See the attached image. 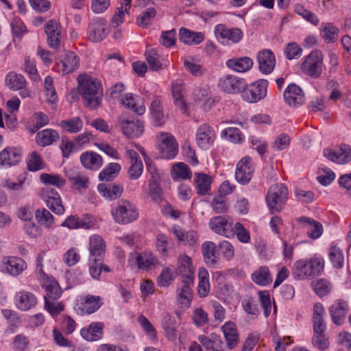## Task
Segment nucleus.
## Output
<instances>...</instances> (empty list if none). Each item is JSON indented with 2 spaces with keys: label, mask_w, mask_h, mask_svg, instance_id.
Returning a JSON list of instances; mask_svg holds the SVG:
<instances>
[{
  "label": "nucleus",
  "mask_w": 351,
  "mask_h": 351,
  "mask_svg": "<svg viewBox=\"0 0 351 351\" xmlns=\"http://www.w3.org/2000/svg\"><path fill=\"white\" fill-rule=\"evenodd\" d=\"M221 136L234 143H239L243 141V136L237 128H228L221 132Z\"/></svg>",
  "instance_id": "obj_61"
},
{
  "label": "nucleus",
  "mask_w": 351,
  "mask_h": 351,
  "mask_svg": "<svg viewBox=\"0 0 351 351\" xmlns=\"http://www.w3.org/2000/svg\"><path fill=\"white\" fill-rule=\"evenodd\" d=\"M37 303L36 296L28 291H21L16 295V305L21 311H27L34 307Z\"/></svg>",
  "instance_id": "obj_31"
},
{
  "label": "nucleus",
  "mask_w": 351,
  "mask_h": 351,
  "mask_svg": "<svg viewBox=\"0 0 351 351\" xmlns=\"http://www.w3.org/2000/svg\"><path fill=\"white\" fill-rule=\"evenodd\" d=\"M108 22L103 18H96L90 23L87 38L93 43L103 40L108 34Z\"/></svg>",
  "instance_id": "obj_11"
},
{
  "label": "nucleus",
  "mask_w": 351,
  "mask_h": 351,
  "mask_svg": "<svg viewBox=\"0 0 351 351\" xmlns=\"http://www.w3.org/2000/svg\"><path fill=\"white\" fill-rule=\"evenodd\" d=\"M111 215L116 223L122 225L130 223L138 217L136 206L124 199H120L117 205L112 208Z\"/></svg>",
  "instance_id": "obj_3"
},
{
  "label": "nucleus",
  "mask_w": 351,
  "mask_h": 351,
  "mask_svg": "<svg viewBox=\"0 0 351 351\" xmlns=\"http://www.w3.org/2000/svg\"><path fill=\"white\" fill-rule=\"evenodd\" d=\"M171 230L179 242L184 245L194 246L197 241L198 237L197 232L193 230L184 232L180 227L174 226L172 227Z\"/></svg>",
  "instance_id": "obj_33"
},
{
  "label": "nucleus",
  "mask_w": 351,
  "mask_h": 351,
  "mask_svg": "<svg viewBox=\"0 0 351 351\" xmlns=\"http://www.w3.org/2000/svg\"><path fill=\"white\" fill-rule=\"evenodd\" d=\"M121 170V166L116 162L110 163L99 174L101 181H110L115 178Z\"/></svg>",
  "instance_id": "obj_55"
},
{
  "label": "nucleus",
  "mask_w": 351,
  "mask_h": 351,
  "mask_svg": "<svg viewBox=\"0 0 351 351\" xmlns=\"http://www.w3.org/2000/svg\"><path fill=\"white\" fill-rule=\"evenodd\" d=\"M97 189L104 197L110 199H115L119 197L123 192V188L117 184H99Z\"/></svg>",
  "instance_id": "obj_47"
},
{
  "label": "nucleus",
  "mask_w": 351,
  "mask_h": 351,
  "mask_svg": "<svg viewBox=\"0 0 351 351\" xmlns=\"http://www.w3.org/2000/svg\"><path fill=\"white\" fill-rule=\"evenodd\" d=\"M61 128L70 133H77L82 130L83 122L78 117L60 121Z\"/></svg>",
  "instance_id": "obj_53"
},
{
  "label": "nucleus",
  "mask_w": 351,
  "mask_h": 351,
  "mask_svg": "<svg viewBox=\"0 0 351 351\" xmlns=\"http://www.w3.org/2000/svg\"><path fill=\"white\" fill-rule=\"evenodd\" d=\"M198 278V294L201 298H204L210 291L208 272L205 268L201 267L199 269Z\"/></svg>",
  "instance_id": "obj_48"
},
{
  "label": "nucleus",
  "mask_w": 351,
  "mask_h": 351,
  "mask_svg": "<svg viewBox=\"0 0 351 351\" xmlns=\"http://www.w3.org/2000/svg\"><path fill=\"white\" fill-rule=\"evenodd\" d=\"M268 82L259 80L241 90L242 98L250 103H256L263 99L267 95Z\"/></svg>",
  "instance_id": "obj_6"
},
{
  "label": "nucleus",
  "mask_w": 351,
  "mask_h": 351,
  "mask_svg": "<svg viewBox=\"0 0 351 351\" xmlns=\"http://www.w3.org/2000/svg\"><path fill=\"white\" fill-rule=\"evenodd\" d=\"M252 280L261 286H267L272 282L271 276L267 266H261L252 274Z\"/></svg>",
  "instance_id": "obj_46"
},
{
  "label": "nucleus",
  "mask_w": 351,
  "mask_h": 351,
  "mask_svg": "<svg viewBox=\"0 0 351 351\" xmlns=\"http://www.w3.org/2000/svg\"><path fill=\"white\" fill-rule=\"evenodd\" d=\"M178 269L181 276V282H194V268L189 256L182 255L178 258Z\"/></svg>",
  "instance_id": "obj_19"
},
{
  "label": "nucleus",
  "mask_w": 351,
  "mask_h": 351,
  "mask_svg": "<svg viewBox=\"0 0 351 351\" xmlns=\"http://www.w3.org/2000/svg\"><path fill=\"white\" fill-rule=\"evenodd\" d=\"M146 60L149 69L152 71H158L162 69V64L160 62V56L154 49L145 53Z\"/></svg>",
  "instance_id": "obj_58"
},
{
  "label": "nucleus",
  "mask_w": 351,
  "mask_h": 351,
  "mask_svg": "<svg viewBox=\"0 0 351 351\" xmlns=\"http://www.w3.org/2000/svg\"><path fill=\"white\" fill-rule=\"evenodd\" d=\"M80 64L79 57L73 51L67 52L63 59L57 63L58 71L68 74L76 70Z\"/></svg>",
  "instance_id": "obj_26"
},
{
  "label": "nucleus",
  "mask_w": 351,
  "mask_h": 351,
  "mask_svg": "<svg viewBox=\"0 0 351 351\" xmlns=\"http://www.w3.org/2000/svg\"><path fill=\"white\" fill-rule=\"evenodd\" d=\"M226 344L230 350L234 348L239 342V337L235 325L231 322H227L221 328Z\"/></svg>",
  "instance_id": "obj_35"
},
{
  "label": "nucleus",
  "mask_w": 351,
  "mask_h": 351,
  "mask_svg": "<svg viewBox=\"0 0 351 351\" xmlns=\"http://www.w3.org/2000/svg\"><path fill=\"white\" fill-rule=\"evenodd\" d=\"M323 54L321 51H311L301 65L302 71L313 78H318L322 72Z\"/></svg>",
  "instance_id": "obj_5"
},
{
  "label": "nucleus",
  "mask_w": 351,
  "mask_h": 351,
  "mask_svg": "<svg viewBox=\"0 0 351 351\" xmlns=\"http://www.w3.org/2000/svg\"><path fill=\"white\" fill-rule=\"evenodd\" d=\"M106 243L102 237L98 234H94L89 240V258H100L104 254Z\"/></svg>",
  "instance_id": "obj_34"
},
{
  "label": "nucleus",
  "mask_w": 351,
  "mask_h": 351,
  "mask_svg": "<svg viewBox=\"0 0 351 351\" xmlns=\"http://www.w3.org/2000/svg\"><path fill=\"white\" fill-rule=\"evenodd\" d=\"M121 104L139 115L143 114L145 112L143 106H136L134 98L131 93H127L125 97L121 100Z\"/></svg>",
  "instance_id": "obj_62"
},
{
  "label": "nucleus",
  "mask_w": 351,
  "mask_h": 351,
  "mask_svg": "<svg viewBox=\"0 0 351 351\" xmlns=\"http://www.w3.org/2000/svg\"><path fill=\"white\" fill-rule=\"evenodd\" d=\"M288 193L287 188L281 183L274 184L268 189L266 202L272 213L282 210L288 199Z\"/></svg>",
  "instance_id": "obj_4"
},
{
  "label": "nucleus",
  "mask_w": 351,
  "mask_h": 351,
  "mask_svg": "<svg viewBox=\"0 0 351 351\" xmlns=\"http://www.w3.org/2000/svg\"><path fill=\"white\" fill-rule=\"evenodd\" d=\"M75 305L81 315H89L97 311L101 306L102 302L99 296L87 295L82 296Z\"/></svg>",
  "instance_id": "obj_14"
},
{
  "label": "nucleus",
  "mask_w": 351,
  "mask_h": 351,
  "mask_svg": "<svg viewBox=\"0 0 351 351\" xmlns=\"http://www.w3.org/2000/svg\"><path fill=\"white\" fill-rule=\"evenodd\" d=\"M78 93L82 97L86 107L96 109L101 104L103 96L101 84L88 75H80L77 78Z\"/></svg>",
  "instance_id": "obj_1"
},
{
  "label": "nucleus",
  "mask_w": 351,
  "mask_h": 351,
  "mask_svg": "<svg viewBox=\"0 0 351 351\" xmlns=\"http://www.w3.org/2000/svg\"><path fill=\"white\" fill-rule=\"evenodd\" d=\"M162 327L168 339L174 340L177 337L176 329L178 324L173 316L169 313L164 315L162 320Z\"/></svg>",
  "instance_id": "obj_45"
},
{
  "label": "nucleus",
  "mask_w": 351,
  "mask_h": 351,
  "mask_svg": "<svg viewBox=\"0 0 351 351\" xmlns=\"http://www.w3.org/2000/svg\"><path fill=\"white\" fill-rule=\"evenodd\" d=\"M193 283L181 282V287L177 290V299L181 308H188L193 299V292L191 287Z\"/></svg>",
  "instance_id": "obj_41"
},
{
  "label": "nucleus",
  "mask_w": 351,
  "mask_h": 351,
  "mask_svg": "<svg viewBox=\"0 0 351 351\" xmlns=\"http://www.w3.org/2000/svg\"><path fill=\"white\" fill-rule=\"evenodd\" d=\"M215 132L208 124L200 125L196 132V143L202 149H208L214 142Z\"/></svg>",
  "instance_id": "obj_18"
},
{
  "label": "nucleus",
  "mask_w": 351,
  "mask_h": 351,
  "mask_svg": "<svg viewBox=\"0 0 351 351\" xmlns=\"http://www.w3.org/2000/svg\"><path fill=\"white\" fill-rule=\"evenodd\" d=\"M209 227L215 233L227 238H232L235 234L233 220L229 216H217L211 218Z\"/></svg>",
  "instance_id": "obj_7"
},
{
  "label": "nucleus",
  "mask_w": 351,
  "mask_h": 351,
  "mask_svg": "<svg viewBox=\"0 0 351 351\" xmlns=\"http://www.w3.org/2000/svg\"><path fill=\"white\" fill-rule=\"evenodd\" d=\"M96 221L91 215H86L82 218H80L75 215H69L62 223V227L69 229H90L95 226Z\"/></svg>",
  "instance_id": "obj_16"
},
{
  "label": "nucleus",
  "mask_w": 351,
  "mask_h": 351,
  "mask_svg": "<svg viewBox=\"0 0 351 351\" xmlns=\"http://www.w3.org/2000/svg\"><path fill=\"white\" fill-rule=\"evenodd\" d=\"M5 83L9 88L17 90L25 86L26 80L22 75L10 72L6 75Z\"/></svg>",
  "instance_id": "obj_51"
},
{
  "label": "nucleus",
  "mask_w": 351,
  "mask_h": 351,
  "mask_svg": "<svg viewBox=\"0 0 351 351\" xmlns=\"http://www.w3.org/2000/svg\"><path fill=\"white\" fill-rule=\"evenodd\" d=\"M328 310L332 322L337 326H340L343 322L346 315L349 310V306L346 301L337 300L329 307Z\"/></svg>",
  "instance_id": "obj_23"
},
{
  "label": "nucleus",
  "mask_w": 351,
  "mask_h": 351,
  "mask_svg": "<svg viewBox=\"0 0 351 351\" xmlns=\"http://www.w3.org/2000/svg\"><path fill=\"white\" fill-rule=\"evenodd\" d=\"M254 172V168L252 165L250 157L243 158L237 165L235 171V179L241 184H248Z\"/></svg>",
  "instance_id": "obj_12"
},
{
  "label": "nucleus",
  "mask_w": 351,
  "mask_h": 351,
  "mask_svg": "<svg viewBox=\"0 0 351 351\" xmlns=\"http://www.w3.org/2000/svg\"><path fill=\"white\" fill-rule=\"evenodd\" d=\"M22 152L16 147H6L0 152V166L12 167L21 160Z\"/></svg>",
  "instance_id": "obj_22"
},
{
  "label": "nucleus",
  "mask_w": 351,
  "mask_h": 351,
  "mask_svg": "<svg viewBox=\"0 0 351 351\" xmlns=\"http://www.w3.org/2000/svg\"><path fill=\"white\" fill-rule=\"evenodd\" d=\"M194 180L195 189L199 195H204L210 191L213 182L210 176L203 173H197L195 174Z\"/></svg>",
  "instance_id": "obj_40"
},
{
  "label": "nucleus",
  "mask_w": 351,
  "mask_h": 351,
  "mask_svg": "<svg viewBox=\"0 0 351 351\" xmlns=\"http://www.w3.org/2000/svg\"><path fill=\"white\" fill-rule=\"evenodd\" d=\"M152 177V180L149 184V194L154 202L159 203L163 199V191L160 184L155 180L154 173Z\"/></svg>",
  "instance_id": "obj_56"
},
{
  "label": "nucleus",
  "mask_w": 351,
  "mask_h": 351,
  "mask_svg": "<svg viewBox=\"0 0 351 351\" xmlns=\"http://www.w3.org/2000/svg\"><path fill=\"white\" fill-rule=\"evenodd\" d=\"M172 171V177L173 179L179 178L186 180L191 178V173L190 169L183 162L175 164L173 167Z\"/></svg>",
  "instance_id": "obj_59"
},
{
  "label": "nucleus",
  "mask_w": 351,
  "mask_h": 351,
  "mask_svg": "<svg viewBox=\"0 0 351 351\" xmlns=\"http://www.w3.org/2000/svg\"><path fill=\"white\" fill-rule=\"evenodd\" d=\"M40 180L47 186L53 185L60 188L65 184V180L59 175L43 173L40 176Z\"/></svg>",
  "instance_id": "obj_60"
},
{
  "label": "nucleus",
  "mask_w": 351,
  "mask_h": 351,
  "mask_svg": "<svg viewBox=\"0 0 351 351\" xmlns=\"http://www.w3.org/2000/svg\"><path fill=\"white\" fill-rule=\"evenodd\" d=\"M121 128L123 133L128 137H137L141 136L144 130L143 122L136 121H121Z\"/></svg>",
  "instance_id": "obj_29"
},
{
  "label": "nucleus",
  "mask_w": 351,
  "mask_h": 351,
  "mask_svg": "<svg viewBox=\"0 0 351 351\" xmlns=\"http://www.w3.org/2000/svg\"><path fill=\"white\" fill-rule=\"evenodd\" d=\"M158 139L162 157L167 159L173 158L178 153V145L174 137L168 133H160Z\"/></svg>",
  "instance_id": "obj_13"
},
{
  "label": "nucleus",
  "mask_w": 351,
  "mask_h": 351,
  "mask_svg": "<svg viewBox=\"0 0 351 351\" xmlns=\"http://www.w3.org/2000/svg\"><path fill=\"white\" fill-rule=\"evenodd\" d=\"M183 86L178 82H175L172 85V95L174 99L175 105L180 108L183 113L187 112L186 104L183 99Z\"/></svg>",
  "instance_id": "obj_50"
},
{
  "label": "nucleus",
  "mask_w": 351,
  "mask_h": 351,
  "mask_svg": "<svg viewBox=\"0 0 351 351\" xmlns=\"http://www.w3.org/2000/svg\"><path fill=\"white\" fill-rule=\"evenodd\" d=\"M179 38L186 45H197L204 40V34L202 32H193L187 28L182 27L179 30Z\"/></svg>",
  "instance_id": "obj_30"
},
{
  "label": "nucleus",
  "mask_w": 351,
  "mask_h": 351,
  "mask_svg": "<svg viewBox=\"0 0 351 351\" xmlns=\"http://www.w3.org/2000/svg\"><path fill=\"white\" fill-rule=\"evenodd\" d=\"M335 178V173L328 168H323L318 171L317 180L324 186L329 185Z\"/></svg>",
  "instance_id": "obj_63"
},
{
  "label": "nucleus",
  "mask_w": 351,
  "mask_h": 351,
  "mask_svg": "<svg viewBox=\"0 0 351 351\" xmlns=\"http://www.w3.org/2000/svg\"><path fill=\"white\" fill-rule=\"evenodd\" d=\"M219 87L227 93H237L246 86L243 79L232 75H227L219 78Z\"/></svg>",
  "instance_id": "obj_15"
},
{
  "label": "nucleus",
  "mask_w": 351,
  "mask_h": 351,
  "mask_svg": "<svg viewBox=\"0 0 351 351\" xmlns=\"http://www.w3.org/2000/svg\"><path fill=\"white\" fill-rule=\"evenodd\" d=\"M283 97L285 102L291 107H298L305 101L303 90L295 84H291L286 88Z\"/></svg>",
  "instance_id": "obj_17"
},
{
  "label": "nucleus",
  "mask_w": 351,
  "mask_h": 351,
  "mask_svg": "<svg viewBox=\"0 0 351 351\" xmlns=\"http://www.w3.org/2000/svg\"><path fill=\"white\" fill-rule=\"evenodd\" d=\"M324 261L314 257L309 260L297 261L292 269V276L296 280H304L321 274L324 270Z\"/></svg>",
  "instance_id": "obj_2"
},
{
  "label": "nucleus",
  "mask_w": 351,
  "mask_h": 351,
  "mask_svg": "<svg viewBox=\"0 0 351 351\" xmlns=\"http://www.w3.org/2000/svg\"><path fill=\"white\" fill-rule=\"evenodd\" d=\"M328 256L333 267L341 268L343 266L344 258L341 250L336 245H331L328 250Z\"/></svg>",
  "instance_id": "obj_54"
},
{
  "label": "nucleus",
  "mask_w": 351,
  "mask_h": 351,
  "mask_svg": "<svg viewBox=\"0 0 351 351\" xmlns=\"http://www.w3.org/2000/svg\"><path fill=\"white\" fill-rule=\"evenodd\" d=\"M215 34L218 38L227 39L234 43H239L243 37V32L239 28L230 29L222 24L216 25Z\"/></svg>",
  "instance_id": "obj_25"
},
{
  "label": "nucleus",
  "mask_w": 351,
  "mask_h": 351,
  "mask_svg": "<svg viewBox=\"0 0 351 351\" xmlns=\"http://www.w3.org/2000/svg\"><path fill=\"white\" fill-rule=\"evenodd\" d=\"M258 68L264 74L271 73L276 65V58L274 53L269 49H263L256 56Z\"/></svg>",
  "instance_id": "obj_21"
},
{
  "label": "nucleus",
  "mask_w": 351,
  "mask_h": 351,
  "mask_svg": "<svg viewBox=\"0 0 351 351\" xmlns=\"http://www.w3.org/2000/svg\"><path fill=\"white\" fill-rule=\"evenodd\" d=\"M216 247V244L212 241H206L202 244V254L207 265H215L217 263L218 256Z\"/></svg>",
  "instance_id": "obj_44"
},
{
  "label": "nucleus",
  "mask_w": 351,
  "mask_h": 351,
  "mask_svg": "<svg viewBox=\"0 0 351 351\" xmlns=\"http://www.w3.org/2000/svg\"><path fill=\"white\" fill-rule=\"evenodd\" d=\"M35 217L39 224L46 228H52L54 225V217L46 208H38L35 211Z\"/></svg>",
  "instance_id": "obj_49"
},
{
  "label": "nucleus",
  "mask_w": 351,
  "mask_h": 351,
  "mask_svg": "<svg viewBox=\"0 0 351 351\" xmlns=\"http://www.w3.org/2000/svg\"><path fill=\"white\" fill-rule=\"evenodd\" d=\"M45 32L47 36L48 45L51 48H58L62 37L58 23L53 20L49 21L45 25Z\"/></svg>",
  "instance_id": "obj_20"
},
{
  "label": "nucleus",
  "mask_w": 351,
  "mask_h": 351,
  "mask_svg": "<svg viewBox=\"0 0 351 351\" xmlns=\"http://www.w3.org/2000/svg\"><path fill=\"white\" fill-rule=\"evenodd\" d=\"M298 221L303 224V227L306 230V233L310 238L316 239L322 235L323 227L319 222L306 217L299 218Z\"/></svg>",
  "instance_id": "obj_27"
},
{
  "label": "nucleus",
  "mask_w": 351,
  "mask_h": 351,
  "mask_svg": "<svg viewBox=\"0 0 351 351\" xmlns=\"http://www.w3.org/2000/svg\"><path fill=\"white\" fill-rule=\"evenodd\" d=\"M40 194L41 198L52 212L60 215L64 214L65 209L62 205L61 197L55 189L47 186L40 191Z\"/></svg>",
  "instance_id": "obj_8"
},
{
  "label": "nucleus",
  "mask_w": 351,
  "mask_h": 351,
  "mask_svg": "<svg viewBox=\"0 0 351 351\" xmlns=\"http://www.w3.org/2000/svg\"><path fill=\"white\" fill-rule=\"evenodd\" d=\"M43 287L46 291L45 301L57 300L62 295V289L58 282L53 278H47L46 281L43 282Z\"/></svg>",
  "instance_id": "obj_32"
},
{
  "label": "nucleus",
  "mask_w": 351,
  "mask_h": 351,
  "mask_svg": "<svg viewBox=\"0 0 351 351\" xmlns=\"http://www.w3.org/2000/svg\"><path fill=\"white\" fill-rule=\"evenodd\" d=\"M27 268L25 261L17 256H5L0 263V271L9 274L13 276H17Z\"/></svg>",
  "instance_id": "obj_10"
},
{
  "label": "nucleus",
  "mask_w": 351,
  "mask_h": 351,
  "mask_svg": "<svg viewBox=\"0 0 351 351\" xmlns=\"http://www.w3.org/2000/svg\"><path fill=\"white\" fill-rule=\"evenodd\" d=\"M226 66L239 73L249 71L254 64L253 60L249 57L234 58L226 61Z\"/></svg>",
  "instance_id": "obj_37"
},
{
  "label": "nucleus",
  "mask_w": 351,
  "mask_h": 351,
  "mask_svg": "<svg viewBox=\"0 0 351 351\" xmlns=\"http://www.w3.org/2000/svg\"><path fill=\"white\" fill-rule=\"evenodd\" d=\"M135 263L140 269L147 271L155 267L158 261L152 252H145L136 256Z\"/></svg>",
  "instance_id": "obj_36"
},
{
  "label": "nucleus",
  "mask_w": 351,
  "mask_h": 351,
  "mask_svg": "<svg viewBox=\"0 0 351 351\" xmlns=\"http://www.w3.org/2000/svg\"><path fill=\"white\" fill-rule=\"evenodd\" d=\"M130 0H121V6L118 8L117 12L112 18V23L115 26H118L122 23L125 14H128V10H130Z\"/></svg>",
  "instance_id": "obj_57"
},
{
  "label": "nucleus",
  "mask_w": 351,
  "mask_h": 351,
  "mask_svg": "<svg viewBox=\"0 0 351 351\" xmlns=\"http://www.w3.org/2000/svg\"><path fill=\"white\" fill-rule=\"evenodd\" d=\"M80 161L86 168L91 170H97L102 165V158L93 152H86L81 154Z\"/></svg>",
  "instance_id": "obj_38"
},
{
  "label": "nucleus",
  "mask_w": 351,
  "mask_h": 351,
  "mask_svg": "<svg viewBox=\"0 0 351 351\" xmlns=\"http://www.w3.org/2000/svg\"><path fill=\"white\" fill-rule=\"evenodd\" d=\"M323 155L329 160L341 165L347 164L351 160V147L346 144H342L340 147L325 148Z\"/></svg>",
  "instance_id": "obj_9"
},
{
  "label": "nucleus",
  "mask_w": 351,
  "mask_h": 351,
  "mask_svg": "<svg viewBox=\"0 0 351 351\" xmlns=\"http://www.w3.org/2000/svg\"><path fill=\"white\" fill-rule=\"evenodd\" d=\"M59 138V134L57 131L53 129H45L38 132L36 135V141L37 144L42 147L51 145Z\"/></svg>",
  "instance_id": "obj_42"
},
{
  "label": "nucleus",
  "mask_w": 351,
  "mask_h": 351,
  "mask_svg": "<svg viewBox=\"0 0 351 351\" xmlns=\"http://www.w3.org/2000/svg\"><path fill=\"white\" fill-rule=\"evenodd\" d=\"M198 340L206 351H220L223 343L220 336L215 333H212L209 337L199 335Z\"/></svg>",
  "instance_id": "obj_39"
},
{
  "label": "nucleus",
  "mask_w": 351,
  "mask_h": 351,
  "mask_svg": "<svg viewBox=\"0 0 351 351\" xmlns=\"http://www.w3.org/2000/svg\"><path fill=\"white\" fill-rule=\"evenodd\" d=\"M27 169L30 171H36L43 169L44 165L40 155L36 152H32L27 161Z\"/></svg>",
  "instance_id": "obj_64"
},
{
  "label": "nucleus",
  "mask_w": 351,
  "mask_h": 351,
  "mask_svg": "<svg viewBox=\"0 0 351 351\" xmlns=\"http://www.w3.org/2000/svg\"><path fill=\"white\" fill-rule=\"evenodd\" d=\"M66 176L69 181L77 189L87 188L88 178L76 168H69L66 170Z\"/></svg>",
  "instance_id": "obj_43"
},
{
  "label": "nucleus",
  "mask_w": 351,
  "mask_h": 351,
  "mask_svg": "<svg viewBox=\"0 0 351 351\" xmlns=\"http://www.w3.org/2000/svg\"><path fill=\"white\" fill-rule=\"evenodd\" d=\"M126 157L130 160L131 165L128 169V176L132 180L138 179L143 173V165L138 154L133 149H128Z\"/></svg>",
  "instance_id": "obj_24"
},
{
  "label": "nucleus",
  "mask_w": 351,
  "mask_h": 351,
  "mask_svg": "<svg viewBox=\"0 0 351 351\" xmlns=\"http://www.w3.org/2000/svg\"><path fill=\"white\" fill-rule=\"evenodd\" d=\"M149 110L152 119L156 126L162 125L164 123V113L161 102L158 99H154L150 105Z\"/></svg>",
  "instance_id": "obj_52"
},
{
  "label": "nucleus",
  "mask_w": 351,
  "mask_h": 351,
  "mask_svg": "<svg viewBox=\"0 0 351 351\" xmlns=\"http://www.w3.org/2000/svg\"><path fill=\"white\" fill-rule=\"evenodd\" d=\"M104 327L102 322H93L88 328H82L80 334L87 341H97L102 337Z\"/></svg>",
  "instance_id": "obj_28"
}]
</instances>
